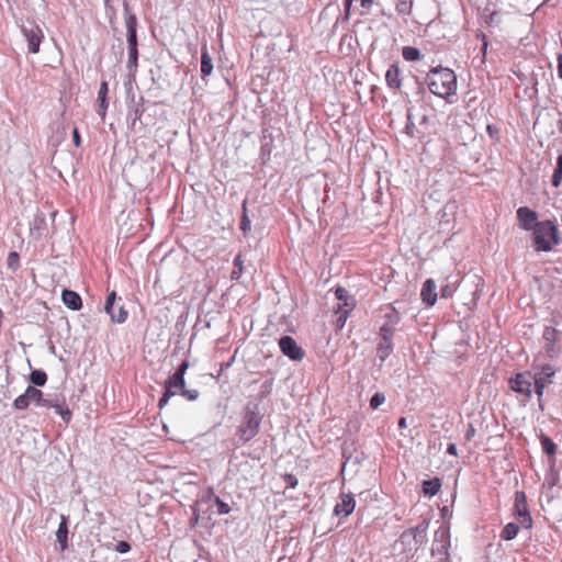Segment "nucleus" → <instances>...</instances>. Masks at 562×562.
Wrapping results in <instances>:
<instances>
[{"mask_svg": "<svg viewBox=\"0 0 562 562\" xmlns=\"http://www.w3.org/2000/svg\"><path fill=\"white\" fill-rule=\"evenodd\" d=\"M385 81L389 88L400 90L402 87L401 71L397 65H391L385 74Z\"/></svg>", "mask_w": 562, "mask_h": 562, "instance_id": "25", "label": "nucleus"}, {"mask_svg": "<svg viewBox=\"0 0 562 562\" xmlns=\"http://www.w3.org/2000/svg\"><path fill=\"white\" fill-rule=\"evenodd\" d=\"M447 452L452 456H457V447L454 443H450L447 448Z\"/></svg>", "mask_w": 562, "mask_h": 562, "instance_id": "57", "label": "nucleus"}, {"mask_svg": "<svg viewBox=\"0 0 562 562\" xmlns=\"http://www.w3.org/2000/svg\"><path fill=\"white\" fill-rule=\"evenodd\" d=\"M385 401V396L382 393H375L370 400V407L376 409Z\"/></svg>", "mask_w": 562, "mask_h": 562, "instance_id": "42", "label": "nucleus"}, {"mask_svg": "<svg viewBox=\"0 0 562 562\" xmlns=\"http://www.w3.org/2000/svg\"><path fill=\"white\" fill-rule=\"evenodd\" d=\"M126 9H127L128 13H134L132 11L131 5H130V0H123V14H124V16H126Z\"/></svg>", "mask_w": 562, "mask_h": 562, "instance_id": "54", "label": "nucleus"}, {"mask_svg": "<svg viewBox=\"0 0 562 562\" xmlns=\"http://www.w3.org/2000/svg\"><path fill=\"white\" fill-rule=\"evenodd\" d=\"M273 376H270V378H266V380L262 382V385H261V394L262 395H268L271 390H272V385H273Z\"/></svg>", "mask_w": 562, "mask_h": 562, "instance_id": "44", "label": "nucleus"}, {"mask_svg": "<svg viewBox=\"0 0 562 562\" xmlns=\"http://www.w3.org/2000/svg\"><path fill=\"white\" fill-rule=\"evenodd\" d=\"M278 522H279L278 516H270L269 517V530L267 532L266 542L267 543L268 542L271 543V548H272L271 554L272 555L277 554L276 544L279 541L278 540V535H279Z\"/></svg>", "mask_w": 562, "mask_h": 562, "instance_id": "24", "label": "nucleus"}, {"mask_svg": "<svg viewBox=\"0 0 562 562\" xmlns=\"http://www.w3.org/2000/svg\"><path fill=\"white\" fill-rule=\"evenodd\" d=\"M186 386V379H180L173 374L169 375L164 382V391H177L181 395Z\"/></svg>", "mask_w": 562, "mask_h": 562, "instance_id": "28", "label": "nucleus"}, {"mask_svg": "<svg viewBox=\"0 0 562 562\" xmlns=\"http://www.w3.org/2000/svg\"><path fill=\"white\" fill-rule=\"evenodd\" d=\"M21 32L27 42L29 53L37 54L44 40L42 29L34 21L27 20L21 25Z\"/></svg>", "mask_w": 562, "mask_h": 562, "instance_id": "7", "label": "nucleus"}, {"mask_svg": "<svg viewBox=\"0 0 562 562\" xmlns=\"http://www.w3.org/2000/svg\"><path fill=\"white\" fill-rule=\"evenodd\" d=\"M131 543L125 541V540H122V541H119L116 544H115V551L119 552V553H127L131 551Z\"/></svg>", "mask_w": 562, "mask_h": 562, "instance_id": "45", "label": "nucleus"}, {"mask_svg": "<svg viewBox=\"0 0 562 562\" xmlns=\"http://www.w3.org/2000/svg\"><path fill=\"white\" fill-rule=\"evenodd\" d=\"M562 180V176L554 170V173L552 176V184L554 187H559Z\"/></svg>", "mask_w": 562, "mask_h": 562, "instance_id": "52", "label": "nucleus"}, {"mask_svg": "<svg viewBox=\"0 0 562 562\" xmlns=\"http://www.w3.org/2000/svg\"><path fill=\"white\" fill-rule=\"evenodd\" d=\"M555 171L562 176V155L558 157Z\"/></svg>", "mask_w": 562, "mask_h": 562, "instance_id": "56", "label": "nucleus"}, {"mask_svg": "<svg viewBox=\"0 0 562 562\" xmlns=\"http://www.w3.org/2000/svg\"><path fill=\"white\" fill-rule=\"evenodd\" d=\"M335 295L338 301L344 302V306L346 307L345 310H342L341 305H339L338 311H337V312H341V315L339 316L338 322H341V326H342L346 321V317H347L348 313L351 311L353 304H349L347 302L348 291L345 288H341V286L337 288L335 291Z\"/></svg>", "mask_w": 562, "mask_h": 562, "instance_id": "23", "label": "nucleus"}, {"mask_svg": "<svg viewBox=\"0 0 562 562\" xmlns=\"http://www.w3.org/2000/svg\"><path fill=\"white\" fill-rule=\"evenodd\" d=\"M68 517L61 515L60 522L58 525V529L56 531V539L59 543L60 551H65L68 548Z\"/></svg>", "mask_w": 562, "mask_h": 562, "instance_id": "22", "label": "nucleus"}, {"mask_svg": "<svg viewBox=\"0 0 562 562\" xmlns=\"http://www.w3.org/2000/svg\"><path fill=\"white\" fill-rule=\"evenodd\" d=\"M47 231L46 216L44 212L37 211L30 223V234L35 239H42Z\"/></svg>", "mask_w": 562, "mask_h": 562, "instance_id": "15", "label": "nucleus"}, {"mask_svg": "<svg viewBox=\"0 0 562 562\" xmlns=\"http://www.w3.org/2000/svg\"><path fill=\"white\" fill-rule=\"evenodd\" d=\"M144 98H139V102L134 105H128V113H127V120H132V126L135 125L136 121L140 120L144 108H143Z\"/></svg>", "mask_w": 562, "mask_h": 562, "instance_id": "31", "label": "nucleus"}, {"mask_svg": "<svg viewBox=\"0 0 562 562\" xmlns=\"http://www.w3.org/2000/svg\"><path fill=\"white\" fill-rule=\"evenodd\" d=\"M7 267L12 272H16L20 269L21 263H20V255L18 251L12 250L9 252L8 258H7Z\"/></svg>", "mask_w": 562, "mask_h": 562, "instance_id": "35", "label": "nucleus"}, {"mask_svg": "<svg viewBox=\"0 0 562 562\" xmlns=\"http://www.w3.org/2000/svg\"><path fill=\"white\" fill-rule=\"evenodd\" d=\"M124 23L126 27V43L127 46L138 45L137 26L138 20L135 13H128L126 10V16H124Z\"/></svg>", "mask_w": 562, "mask_h": 562, "instance_id": "14", "label": "nucleus"}, {"mask_svg": "<svg viewBox=\"0 0 562 562\" xmlns=\"http://www.w3.org/2000/svg\"><path fill=\"white\" fill-rule=\"evenodd\" d=\"M510 387L520 394L526 396L531 395V374L529 372L518 373L515 378L510 379Z\"/></svg>", "mask_w": 562, "mask_h": 562, "instance_id": "12", "label": "nucleus"}, {"mask_svg": "<svg viewBox=\"0 0 562 562\" xmlns=\"http://www.w3.org/2000/svg\"><path fill=\"white\" fill-rule=\"evenodd\" d=\"M355 499H353V496L351 494H345L342 493L340 495V499L339 502L336 504L335 508H334V513L336 515H344V516H349L353 509H355Z\"/></svg>", "mask_w": 562, "mask_h": 562, "instance_id": "20", "label": "nucleus"}, {"mask_svg": "<svg viewBox=\"0 0 562 562\" xmlns=\"http://www.w3.org/2000/svg\"><path fill=\"white\" fill-rule=\"evenodd\" d=\"M190 363L187 359H184L177 368L176 371L172 373L176 376H179L180 379H184L186 372L189 369Z\"/></svg>", "mask_w": 562, "mask_h": 562, "instance_id": "41", "label": "nucleus"}, {"mask_svg": "<svg viewBox=\"0 0 562 562\" xmlns=\"http://www.w3.org/2000/svg\"><path fill=\"white\" fill-rule=\"evenodd\" d=\"M276 560H277V562H280L281 561V555L277 557Z\"/></svg>", "mask_w": 562, "mask_h": 562, "instance_id": "64", "label": "nucleus"}, {"mask_svg": "<svg viewBox=\"0 0 562 562\" xmlns=\"http://www.w3.org/2000/svg\"><path fill=\"white\" fill-rule=\"evenodd\" d=\"M126 89V100H127V106L137 104L138 102L135 101V93L133 91L132 87V78L127 82L124 83Z\"/></svg>", "mask_w": 562, "mask_h": 562, "instance_id": "39", "label": "nucleus"}, {"mask_svg": "<svg viewBox=\"0 0 562 562\" xmlns=\"http://www.w3.org/2000/svg\"><path fill=\"white\" fill-rule=\"evenodd\" d=\"M49 408H54L55 413L59 415L66 424L70 423L72 413L66 403L65 396L56 394Z\"/></svg>", "mask_w": 562, "mask_h": 562, "instance_id": "16", "label": "nucleus"}, {"mask_svg": "<svg viewBox=\"0 0 562 562\" xmlns=\"http://www.w3.org/2000/svg\"><path fill=\"white\" fill-rule=\"evenodd\" d=\"M241 210H243V213H241V217H240V222H239V229L246 236L251 228V221H250V218L248 216V212H247V200H244V202L241 204Z\"/></svg>", "mask_w": 562, "mask_h": 562, "instance_id": "32", "label": "nucleus"}, {"mask_svg": "<svg viewBox=\"0 0 562 562\" xmlns=\"http://www.w3.org/2000/svg\"><path fill=\"white\" fill-rule=\"evenodd\" d=\"M541 445H542L543 450L549 456H553L555 453L557 446H555V443L549 437L542 436L541 437Z\"/></svg>", "mask_w": 562, "mask_h": 562, "instance_id": "38", "label": "nucleus"}, {"mask_svg": "<svg viewBox=\"0 0 562 562\" xmlns=\"http://www.w3.org/2000/svg\"><path fill=\"white\" fill-rule=\"evenodd\" d=\"M200 498V503L205 504L213 503V507H216V514L217 515H226L231 512V506L228 503L224 502L214 492V488L212 486L206 487L205 490L201 491L198 494Z\"/></svg>", "mask_w": 562, "mask_h": 562, "instance_id": "10", "label": "nucleus"}, {"mask_svg": "<svg viewBox=\"0 0 562 562\" xmlns=\"http://www.w3.org/2000/svg\"><path fill=\"white\" fill-rule=\"evenodd\" d=\"M192 516L190 518V526L195 527L200 519H202V514H206L207 509H204L203 504L200 503L199 496L196 501L190 506Z\"/></svg>", "mask_w": 562, "mask_h": 562, "instance_id": "30", "label": "nucleus"}, {"mask_svg": "<svg viewBox=\"0 0 562 562\" xmlns=\"http://www.w3.org/2000/svg\"><path fill=\"white\" fill-rule=\"evenodd\" d=\"M213 71L212 58L209 54L206 44L201 47V78L206 79Z\"/></svg>", "mask_w": 562, "mask_h": 562, "instance_id": "26", "label": "nucleus"}, {"mask_svg": "<svg viewBox=\"0 0 562 562\" xmlns=\"http://www.w3.org/2000/svg\"><path fill=\"white\" fill-rule=\"evenodd\" d=\"M486 47H487V44H486V43H484V45H483V54H485V52H486Z\"/></svg>", "mask_w": 562, "mask_h": 562, "instance_id": "63", "label": "nucleus"}, {"mask_svg": "<svg viewBox=\"0 0 562 562\" xmlns=\"http://www.w3.org/2000/svg\"><path fill=\"white\" fill-rule=\"evenodd\" d=\"M454 291H456V286L453 284H447L441 288L440 293H441L442 297L447 299V297H451L452 294L454 293Z\"/></svg>", "mask_w": 562, "mask_h": 562, "instance_id": "47", "label": "nucleus"}, {"mask_svg": "<svg viewBox=\"0 0 562 562\" xmlns=\"http://www.w3.org/2000/svg\"><path fill=\"white\" fill-rule=\"evenodd\" d=\"M554 374L555 370L550 364L543 366L539 372L535 373L532 379L538 396H542L544 387L552 383V378Z\"/></svg>", "mask_w": 562, "mask_h": 562, "instance_id": "11", "label": "nucleus"}, {"mask_svg": "<svg viewBox=\"0 0 562 562\" xmlns=\"http://www.w3.org/2000/svg\"><path fill=\"white\" fill-rule=\"evenodd\" d=\"M440 486H441V482L438 477L423 482L424 493L427 495H430V496L436 495L439 492Z\"/></svg>", "mask_w": 562, "mask_h": 562, "instance_id": "33", "label": "nucleus"}, {"mask_svg": "<svg viewBox=\"0 0 562 562\" xmlns=\"http://www.w3.org/2000/svg\"><path fill=\"white\" fill-rule=\"evenodd\" d=\"M283 355L293 361H302L305 357V351L292 337L283 336Z\"/></svg>", "mask_w": 562, "mask_h": 562, "instance_id": "13", "label": "nucleus"}, {"mask_svg": "<svg viewBox=\"0 0 562 562\" xmlns=\"http://www.w3.org/2000/svg\"><path fill=\"white\" fill-rule=\"evenodd\" d=\"M61 301L64 305L71 311H80L82 308V299L78 292L64 289L61 291Z\"/></svg>", "mask_w": 562, "mask_h": 562, "instance_id": "17", "label": "nucleus"}, {"mask_svg": "<svg viewBox=\"0 0 562 562\" xmlns=\"http://www.w3.org/2000/svg\"><path fill=\"white\" fill-rule=\"evenodd\" d=\"M47 373L43 369H33L29 375L30 386L42 387L47 383Z\"/></svg>", "mask_w": 562, "mask_h": 562, "instance_id": "29", "label": "nucleus"}, {"mask_svg": "<svg viewBox=\"0 0 562 562\" xmlns=\"http://www.w3.org/2000/svg\"><path fill=\"white\" fill-rule=\"evenodd\" d=\"M268 146H269V145H268V143L262 144V146H261V151H262L263 154H265L266 151L270 153V149H269V147H268Z\"/></svg>", "mask_w": 562, "mask_h": 562, "instance_id": "62", "label": "nucleus"}, {"mask_svg": "<svg viewBox=\"0 0 562 562\" xmlns=\"http://www.w3.org/2000/svg\"><path fill=\"white\" fill-rule=\"evenodd\" d=\"M429 90L441 98L456 93L457 77L449 68L434 69L428 75Z\"/></svg>", "mask_w": 562, "mask_h": 562, "instance_id": "3", "label": "nucleus"}, {"mask_svg": "<svg viewBox=\"0 0 562 562\" xmlns=\"http://www.w3.org/2000/svg\"><path fill=\"white\" fill-rule=\"evenodd\" d=\"M517 216H518L520 226L526 231H529L531 228L535 229L536 224H538L537 223V213L526 206H521L517 210Z\"/></svg>", "mask_w": 562, "mask_h": 562, "instance_id": "18", "label": "nucleus"}, {"mask_svg": "<svg viewBox=\"0 0 562 562\" xmlns=\"http://www.w3.org/2000/svg\"><path fill=\"white\" fill-rule=\"evenodd\" d=\"M533 240L537 251H549L553 244H558V229L552 222L546 221L536 224Z\"/></svg>", "mask_w": 562, "mask_h": 562, "instance_id": "5", "label": "nucleus"}, {"mask_svg": "<svg viewBox=\"0 0 562 562\" xmlns=\"http://www.w3.org/2000/svg\"><path fill=\"white\" fill-rule=\"evenodd\" d=\"M398 427L400 428H406L407 427V423H406V418L405 417L400 418Z\"/></svg>", "mask_w": 562, "mask_h": 562, "instance_id": "60", "label": "nucleus"}, {"mask_svg": "<svg viewBox=\"0 0 562 562\" xmlns=\"http://www.w3.org/2000/svg\"><path fill=\"white\" fill-rule=\"evenodd\" d=\"M128 60L126 68L130 72V78L135 79V74L138 67V45L127 46Z\"/></svg>", "mask_w": 562, "mask_h": 562, "instance_id": "27", "label": "nucleus"}, {"mask_svg": "<svg viewBox=\"0 0 562 562\" xmlns=\"http://www.w3.org/2000/svg\"><path fill=\"white\" fill-rule=\"evenodd\" d=\"M262 414L259 405L255 402H248L243 409L240 423L235 432V446H244L255 438L259 432Z\"/></svg>", "mask_w": 562, "mask_h": 562, "instance_id": "1", "label": "nucleus"}, {"mask_svg": "<svg viewBox=\"0 0 562 562\" xmlns=\"http://www.w3.org/2000/svg\"><path fill=\"white\" fill-rule=\"evenodd\" d=\"M558 74L559 77L562 79V54H559L558 56Z\"/></svg>", "mask_w": 562, "mask_h": 562, "instance_id": "55", "label": "nucleus"}, {"mask_svg": "<svg viewBox=\"0 0 562 562\" xmlns=\"http://www.w3.org/2000/svg\"><path fill=\"white\" fill-rule=\"evenodd\" d=\"M233 361H234V357L231 358L227 362H223L221 364V371L228 369L232 366Z\"/></svg>", "mask_w": 562, "mask_h": 562, "instance_id": "58", "label": "nucleus"}, {"mask_svg": "<svg viewBox=\"0 0 562 562\" xmlns=\"http://www.w3.org/2000/svg\"><path fill=\"white\" fill-rule=\"evenodd\" d=\"M475 435V429L472 425H469L468 430L465 432V439L471 440Z\"/></svg>", "mask_w": 562, "mask_h": 562, "instance_id": "53", "label": "nucleus"}, {"mask_svg": "<svg viewBox=\"0 0 562 562\" xmlns=\"http://www.w3.org/2000/svg\"><path fill=\"white\" fill-rule=\"evenodd\" d=\"M233 265H234V269L231 273V279L237 281V280H239V278L241 277L243 271H244V267H243L244 260H243V257L240 254L235 256Z\"/></svg>", "mask_w": 562, "mask_h": 562, "instance_id": "34", "label": "nucleus"}, {"mask_svg": "<svg viewBox=\"0 0 562 562\" xmlns=\"http://www.w3.org/2000/svg\"><path fill=\"white\" fill-rule=\"evenodd\" d=\"M108 93H109L108 81L102 80L100 83V88L98 91V99H97V101H98L97 113L102 120L105 119L106 110L109 106Z\"/></svg>", "mask_w": 562, "mask_h": 562, "instance_id": "19", "label": "nucleus"}, {"mask_svg": "<svg viewBox=\"0 0 562 562\" xmlns=\"http://www.w3.org/2000/svg\"><path fill=\"white\" fill-rule=\"evenodd\" d=\"M402 55L406 60L414 61L420 59V52L411 46H405L402 50Z\"/></svg>", "mask_w": 562, "mask_h": 562, "instance_id": "37", "label": "nucleus"}, {"mask_svg": "<svg viewBox=\"0 0 562 562\" xmlns=\"http://www.w3.org/2000/svg\"><path fill=\"white\" fill-rule=\"evenodd\" d=\"M283 481L286 483V488H289V487L294 488V487H296V485L299 483L297 479L292 474L284 475Z\"/></svg>", "mask_w": 562, "mask_h": 562, "instance_id": "48", "label": "nucleus"}, {"mask_svg": "<svg viewBox=\"0 0 562 562\" xmlns=\"http://www.w3.org/2000/svg\"><path fill=\"white\" fill-rule=\"evenodd\" d=\"M177 394V391H164L161 397L158 401V408L162 409L170 401L172 396Z\"/></svg>", "mask_w": 562, "mask_h": 562, "instance_id": "40", "label": "nucleus"}, {"mask_svg": "<svg viewBox=\"0 0 562 562\" xmlns=\"http://www.w3.org/2000/svg\"><path fill=\"white\" fill-rule=\"evenodd\" d=\"M54 396H56V394L45 395L40 389L27 386L24 393L13 401L12 405L16 411H25L31 403H34L37 407L49 408Z\"/></svg>", "mask_w": 562, "mask_h": 562, "instance_id": "4", "label": "nucleus"}, {"mask_svg": "<svg viewBox=\"0 0 562 562\" xmlns=\"http://www.w3.org/2000/svg\"><path fill=\"white\" fill-rule=\"evenodd\" d=\"M557 331L552 328H546L543 333V338L547 342H553L555 340Z\"/></svg>", "mask_w": 562, "mask_h": 562, "instance_id": "49", "label": "nucleus"}, {"mask_svg": "<svg viewBox=\"0 0 562 562\" xmlns=\"http://www.w3.org/2000/svg\"><path fill=\"white\" fill-rule=\"evenodd\" d=\"M546 351L548 357L554 358L560 353V348L557 347L553 342H548L546 347Z\"/></svg>", "mask_w": 562, "mask_h": 562, "instance_id": "46", "label": "nucleus"}, {"mask_svg": "<svg viewBox=\"0 0 562 562\" xmlns=\"http://www.w3.org/2000/svg\"><path fill=\"white\" fill-rule=\"evenodd\" d=\"M518 531H519V526L514 522H509L502 530L501 537L504 540H512L517 536Z\"/></svg>", "mask_w": 562, "mask_h": 562, "instance_id": "36", "label": "nucleus"}, {"mask_svg": "<svg viewBox=\"0 0 562 562\" xmlns=\"http://www.w3.org/2000/svg\"><path fill=\"white\" fill-rule=\"evenodd\" d=\"M373 0H361V5L368 8L372 4Z\"/></svg>", "mask_w": 562, "mask_h": 562, "instance_id": "61", "label": "nucleus"}, {"mask_svg": "<svg viewBox=\"0 0 562 562\" xmlns=\"http://www.w3.org/2000/svg\"><path fill=\"white\" fill-rule=\"evenodd\" d=\"M72 142L75 144L76 147H80L81 146V136H80V133H79V130L77 127H75L72 130Z\"/></svg>", "mask_w": 562, "mask_h": 562, "instance_id": "51", "label": "nucleus"}, {"mask_svg": "<svg viewBox=\"0 0 562 562\" xmlns=\"http://www.w3.org/2000/svg\"><path fill=\"white\" fill-rule=\"evenodd\" d=\"M117 300L122 301V297L117 296L115 291L110 292L105 299L104 311L110 315V318L113 323L123 324L127 319L128 312L124 305H119L117 313H114V305H116Z\"/></svg>", "mask_w": 562, "mask_h": 562, "instance_id": "9", "label": "nucleus"}, {"mask_svg": "<svg viewBox=\"0 0 562 562\" xmlns=\"http://www.w3.org/2000/svg\"><path fill=\"white\" fill-rule=\"evenodd\" d=\"M204 509H207V512H206V514H202V519H206L207 521H211L212 516L214 514L213 503L205 504Z\"/></svg>", "mask_w": 562, "mask_h": 562, "instance_id": "50", "label": "nucleus"}, {"mask_svg": "<svg viewBox=\"0 0 562 562\" xmlns=\"http://www.w3.org/2000/svg\"><path fill=\"white\" fill-rule=\"evenodd\" d=\"M514 514L524 528L530 529L532 527V518L528 509L527 497L522 491L515 493Z\"/></svg>", "mask_w": 562, "mask_h": 562, "instance_id": "8", "label": "nucleus"}, {"mask_svg": "<svg viewBox=\"0 0 562 562\" xmlns=\"http://www.w3.org/2000/svg\"><path fill=\"white\" fill-rule=\"evenodd\" d=\"M389 321L380 328L381 340L376 347V357L384 361L392 352L393 345L392 339L394 335V327L400 321V316L395 311L386 315Z\"/></svg>", "mask_w": 562, "mask_h": 562, "instance_id": "6", "label": "nucleus"}, {"mask_svg": "<svg viewBox=\"0 0 562 562\" xmlns=\"http://www.w3.org/2000/svg\"><path fill=\"white\" fill-rule=\"evenodd\" d=\"M181 396L186 397L188 401L194 402L199 398L200 392L198 390H188L186 386L181 392Z\"/></svg>", "mask_w": 562, "mask_h": 562, "instance_id": "43", "label": "nucleus"}, {"mask_svg": "<svg viewBox=\"0 0 562 562\" xmlns=\"http://www.w3.org/2000/svg\"><path fill=\"white\" fill-rule=\"evenodd\" d=\"M104 1V7L106 9V11L111 10L113 13H115V10L113 8V5L111 4V0H103Z\"/></svg>", "mask_w": 562, "mask_h": 562, "instance_id": "59", "label": "nucleus"}, {"mask_svg": "<svg viewBox=\"0 0 562 562\" xmlns=\"http://www.w3.org/2000/svg\"><path fill=\"white\" fill-rule=\"evenodd\" d=\"M427 522H422L415 528L405 530L400 539L394 543V550L405 558H413L415 553L424 546L427 539Z\"/></svg>", "mask_w": 562, "mask_h": 562, "instance_id": "2", "label": "nucleus"}, {"mask_svg": "<svg viewBox=\"0 0 562 562\" xmlns=\"http://www.w3.org/2000/svg\"><path fill=\"white\" fill-rule=\"evenodd\" d=\"M436 283L432 279H427L422 288L420 297L422 301L428 305L432 306L437 301V292H436Z\"/></svg>", "mask_w": 562, "mask_h": 562, "instance_id": "21", "label": "nucleus"}]
</instances>
